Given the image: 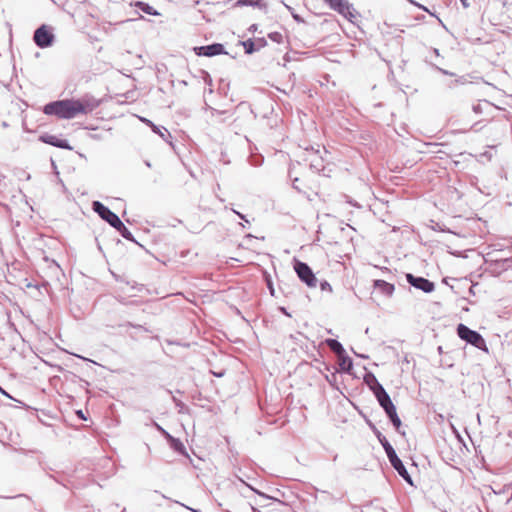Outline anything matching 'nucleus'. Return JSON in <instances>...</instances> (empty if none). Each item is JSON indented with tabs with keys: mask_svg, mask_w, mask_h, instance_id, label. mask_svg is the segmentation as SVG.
<instances>
[{
	"mask_svg": "<svg viewBox=\"0 0 512 512\" xmlns=\"http://www.w3.org/2000/svg\"><path fill=\"white\" fill-rule=\"evenodd\" d=\"M101 101L86 94L81 98H66L46 103L42 111L47 116L70 120L79 114H88L99 107Z\"/></svg>",
	"mask_w": 512,
	"mask_h": 512,
	"instance_id": "obj_1",
	"label": "nucleus"
},
{
	"mask_svg": "<svg viewBox=\"0 0 512 512\" xmlns=\"http://www.w3.org/2000/svg\"><path fill=\"white\" fill-rule=\"evenodd\" d=\"M374 393L379 404L385 410L394 427L396 428L397 431H399L401 427V420L397 414L394 404L390 399V396L387 394V392L381 385H378V387L374 390Z\"/></svg>",
	"mask_w": 512,
	"mask_h": 512,
	"instance_id": "obj_2",
	"label": "nucleus"
},
{
	"mask_svg": "<svg viewBox=\"0 0 512 512\" xmlns=\"http://www.w3.org/2000/svg\"><path fill=\"white\" fill-rule=\"evenodd\" d=\"M33 41L37 47L41 49L53 46L55 42V34L53 28L47 24L40 25L33 35Z\"/></svg>",
	"mask_w": 512,
	"mask_h": 512,
	"instance_id": "obj_3",
	"label": "nucleus"
},
{
	"mask_svg": "<svg viewBox=\"0 0 512 512\" xmlns=\"http://www.w3.org/2000/svg\"><path fill=\"white\" fill-rule=\"evenodd\" d=\"M457 334L462 340H465L476 348L487 350L486 342L483 337L478 332L468 328L466 325L459 324L457 327Z\"/></svg>",
	"mask_w": 512,
	"mask_h": 512,
	"instance_id": "obj_4",
	"label": "nucleus"
},
{
	"mask_svg": "<svg viewBox=\"0 0 512 512\" xmlns=\"http://www.w3.org/2000/svg\"><path fill=\"white\" fill-rule=\"evenodd\" d=\"M294 270L299 279L308 287L316 286L317 278L307 263L300 261L298 259H294Z\"/></svg>",
	"mask_w": 512,
	"mask_h": 512,
	"instance_id": "obj_5",
	"label": "nucleus"
},
{
	"mask_svg": "<svg viewBox=\"0 0 512 512\" xmlns=\"http://www.w3.org/2000/svg\"><path fill=\"white\" fill-rule=\"evenodd\" d=\"M92 210L111 227L118 225L120 217L114 213L109 207L104 205L102 202L95 200L92 202Z\"/></svg>",
	"mask_w": 512,
	"mask_h": 512,
	"instance_id": "obj_6",
	"label": "nucleus"
},
{
	"mask_svg": "<svg viewBox=\"0 0 512 512\" xmlns=\"http://www.w3.org/2000/svg\"><path fill=\"white\" fill-rule=\"evenodd\" d=\"M193 51L197 56L200 57H214L218 55L228 54V52L225 49V46L222 43L217 42L203 46H195L193 48Z\"/></svg>",
	"mask_w": 512,
	"mask_h": 512,
	"instance_id": "obj_7",
	"label": "nucleus"
},
{
	"mask_svg": "<svg viewBox=\"0 0 512 512\" xmlns=\"http://www.w3.org/2000/svg\"><path fill=\"white\" fill-rule=\"evenodd\" d=\"M325 2L331 9L335 10L348 20L352 21L354 18H356L355 10L351 7L347 0H325Z\"/></svg>",
	"mask_w": 512,
	"mask_h": 512,
	"instance_id": "obj_8",
	"label": "nucleus"
},
{
	"mask_svg": "<svg viewBox=\"0 0 512 512\" xmlns=\"http://www.w3.org/2000/svg\"><path fill=\"white\" fill-rule=\"evenodd\" d=\"M39 141L64 150H73V147L70 145L67 139L59 138L56 135L43 133L39 136Z\"/></svg>",
	"mask_w": 512,
	"mask_h": 512,
	"instance_id": "obj_9",
	"label": "nucleus"
},
{
	"mask_svg": "<svg viewBox=\"0 0 512 512\" xmlns=\"http://www.w3.org/2000/svg\"><path fill=\"white\" fill-rule=\"evenodd\" d=\"M490 108V104L488 102H478L477 104L473 105L472 109L466 113V118L468 121L472 124V126H476L479 124H482L484 122H488V118H477L474 117L472 114H483L484 110Z\"/></svg>",
	"mask_w": 512,
	"mask_h": 512,
	"instance_id": "obj_10",
	"label": "nucleus"
},
{
	"mask_svg": "<svg viewBox=\"0 0 512 512\" xmlns=\"http://www.w3.org/2000/svg\"><path fill=\"white\" fill-rule=\"evenodd\" d=\"M408 282L422 291L429 293L434 290V283L423 277H414L411 274L407 275Z\"/></svg>",
	"mask_w": 512,
	"mask_h": 512,
	"instance_id": "obj_11",
	"label": "nucleus"
},
{
	"mask_svg": "<svg viewBox=\"0 0 512 512\" xmlns=\"http://www.w3.org/2000/svg\"><path fill=\"white\" fill-rule=\"evenodd\" d=\"M140 121L146 124L148 127L152 129V131L158 134L165 142L169 143L172 146V142L169 141L171 138V133L163 126H158L153 123L150 119L145 117H139Z\"/></svg>",
	"mask_w": 512,
	"mask_h": 512,
	"instance_id": "obj_12",
	"label": "nucleus"
},
{
	"mask_svg": "<svg viewBox=\"0 0 512 512\" xmlns=\"http://www.w3.org/2000/svg\"><path fill=\"white\" fill-rule=\"evenodd\" d=\"M169 447L177 454L181 455V456H185V457H188L189 458V454L186 450V447L185 445L183 444V442L179 439V438H176L174 436H169V438L166 440Z\"/></svg>",
	"mask_w": 512,
	"mask_h": 512,
	"instance_id": "obj_13",
	"label": "nucleus"
},
{
	"mask_svg": "<svg viewBox=\"0 0 512 512\" xmlns=\"http://www.w3.org/2000/svg\"><path fill=\"white\" fill-rule=\"evenodd\" d=\"M113 228L126 240L131 241L141 248H144L133 236L132 232L125 226V224L121 221H118V225H114Z\"/></svg>",
	"mask_w": 512,
	"mask_h": 512,
	"instance_id": "obj_14",
	"label": "nucleus"
},
{
	"mask_svg": "<svg viewBox=\"0 0 512 512\" xmlns=\"http://www.w3.org/2000/svg\"><path fill=\"white\" fill-rule=\"evenodd\" d=\"M337 364L341 372H349L352 367V359L346 354L345 350L341 354H337Z\"/></svg>",
	"mask_w": 512,
	"mask_h": 512,
	"instance_id": "obj_15",
	"label": "nucleus"
},
{
	"mask_svg": "<svg viewBox=\"0 0 512 512\" xmlns=\"http://www.w3.org/2000/svg\"><path fill=\"white\" fill-rule=\"evenodd\" d=\"M254 7L261 10H266L267 5L263 0H237L233 7Z\"/></svg>",
	"mask_w": 512,
	"mask_h": 512,
	"instance_id": "obj_16",
	"label": "nucleus"
},
{
	"mask_svg": "<svg viewBox=\"0 0 512 512\" xmlns=\"http://www.w3.org/2000/svg\"><path fill=\"white\" fill-rule=\"evenodd\" d=\"M395 458H392L390 460L392 466L397 470V472L407 481L409 482L410 484L412 483L411 482V479H410V476L405 468V466L403 465L402 461L397 457V455H394Z\"/></svg>",
	"mask_w": 512,
	"mask_h": 512,
	"instance_id": "obj_17",
	"label": "nucleus"
},
{
	"mask_svg": "<svg viewBox=\"0 0 512 512\" xmlns=\"http://www.w3.org/2000/svg\"><path fill=\"white\" fill-rule=\"evenodd\" d=\"M374 286L379 292L387 296H391L394 292V285L384 280H376Z\"/></svg>",
	"mask_w": 512,
	"mask_h": 512,
	"instance_id": "obj_18",
	"label": "nucleus"
},
{
	"mask_svg": "<svg viewBox=\"0 0 512 512\" xmlns=\"http://www.w3.org/2000/svg\"><path fill=\"white\" fill-rule=\"evenodd\" d=\"M135 7L151 16H158L160 14L153 6L143 1H136Z\"/></svg>",
	"mask_w": 512,
	"mask_h": 512,
	"instance_id": "obj_19",
	"label": "nucleus"
},
{
	"mask_svg": "<svg viewBox=\"0 0 512 512\" xmlns=\"http://www.w3.org/2000/svg\"><path fill=\"white\" fill-rule=\"evenodd\" d=\"M239 44L242 45L244 52L247 55H252L253 53L257 52V48L253 38H248L246 40L239 41Z\"/></svg>",
	"mask_w": 512,
	"mask_h": 512,
	"instance_id": "obj_20",
	"label": "nucleus"
},
{
	"mask_svg": "<svg viewBox=\"0 0 512 512\" xmlns=\"http://www.w3.org/2000/svg\"><path fill=\"white\" fill-rule=\"evenodd\" d=\"M246 486H247L248 488H250V489H251L255 494H257L258 496H260V497H262V498H264V499L272 500V501L277 502V503H279V504H281V505H284V506H289V505H288V503H286V502H284V501H281V500H280L278 497H276V496H270V495H268V494H266V493H264V492H262V491H260V490H258V489H256V488L252 487V486H251V485H249V484H246Z\"/></svg>",
	"mask_w": 512,
	"mask_h": 512,
	"instance_id": "obj_21",
	"label": "nucleus"
},
{
	"mask_svg": "<svg viewBox=\"0 0 512 512\" xmlns=\"http://www.w3.org/2000/svg\"><path fill=\"white\" fill-rule=\"evenodd\" d=\"M325 343L332 350V352L335 353V355L341 354L342 351H344V348L342 347L341 343H339L337 340L327 339Z\"/></svg>",
	"mask_w": 512,
	"mask_h": 512,
	"instance_id": "obj_22",
	"label": "nucleus"
},
{
	"mask_svg": "<svg viewBox=\"0 0 512 512\" xmlns=\"http://www.w3.org/2000/svg\"><path fill=\"white\" fill-rule=\"evenodd\" d=\"M263 278H264L266 286L270 292V295L275 296V288L273 285L272 277L266 270L263 272Z\"/></svg>",
	"mask_w": 512,
	"mask_h": 512,
	"instance_id": "obj_23",
	"label": "nucleus"
},
{
	"mask_svg": "<svg viewBox=\"0 0 512 512\" xmlns=\"http://www.w3.org/2000/svg\"><path fill=\"white\" fill-rule=\"evenodd\" d=\"M152 426L167 440L171 434L156 421L152 420Z\"/></svg>",
	"mask_w": 512,
	"mask_h": 512,
	"instance_id": "obj_24",
	"label": "nucleus"
},
{
	"mask_svg": "<svg viewBox=\"0 0 512 512\" xmlns=\"http://www.w3.org/2000/svg\"><path fill=\"white\" fill-rule=\"evenodd\" d=\"M268 38L276 43H282L283 42V35L280 32L274 31L270 32L268 34Z\"/></svg>",
	"mask_w": 512,
	"mask_h": 512,
	"instance_id": "obj_25",
	"label": "nucleus"
},
{
	"mask_svg": "<svg viewBox=\"0 0 512 512\" xmlns=\"http://www.w3.org/2000/svg\"><path fill=\"white\" fill-rule=\"evenodd\" d=\"M119 327H132V328H136V329H141V330H143L145 332H149V329L146 328L145 326L140 325V324H134V323H132L130 321H127L124 324H120Z\"/></svg>",
	"mask_w": 512,
	"mask_h": 512,
	"instance_id": "obj_26",
	"label": "nucleus"
},
{
	"mask_svg": "<svg viewBox=\"0 0 512 512\" xmlns=\"http://www.w3.org/2000/svg\"><path fill=\"white\" fill-rule=\"evenodd\" d=\"M253 39L255 41L257 51H259L260 49L267 46V40L264 37H258V38H253Z\"/></svg>",
	"mask_w": 512,
	"mask_h": 512,
	"instance_id": "obj_27",
	"label": "nucleus"
},
{
	"mask_svg": "<svg viewBox=\"0 0 512 512\" xmlns=\"http://www.w3.org/2000/svg\"><path fill=\"white\" fill-rule=\"evenodd\" d=\"M384 448L387 452L389 460H391L392 458H395L394 455H396V453L389 443L386 442V444H384Z\"/></svg>",
	"mask_w": 512,
	"mask_h": 512,
	"instance_id": "obj_28",
	"label": "nucleus"
},
{
	"mask_svg": "<svg viewBox=\"0 0 512 512\" xmlns=\"http://www.w3.org/2000/svg\"><path fill=\"white\" fill-rule=\"evenodd\" d=\"M203 74H204V82L206 85L208 86H212V78L210 76V74L206 71H203Z\"/></svg>",
	"mask_w": 512,
	"mask_h": 512,
	"instance_id": "obj_29",
	"label": "nucleus"
},
{
	"mask_svg": "<svg viewBox=\"0 0 512 512\" xmlns=\"http://www.w3.org/2000/svg\"><path fill=\"white\" fill-rule=\"evenodd\" d=\"M232 211L240 218V219H244V221L247 223V224H250L249 220H247L246 216L244 214H242L241 212L235 210V209H232Z\"/></svg>",
	"mask_w": 512,
	"mask_h": 512,
	"instance_id": "obj_30",
	"label": "nucleus"
},
{
	"mask_svg": "<svg viewBox=\"0 0 512 512\" xmlns=\"http://www.w3.org/2000/svg\"><path fill=\"white\" fill-rule=\"evenodd\" d=\"M0 393H1L2 395H4L5 397H7V398H9V399L14 400V398H13V397H12V396H11V395L6 391V390H4L1 386H0ZM15 401H16V399H15ZM17 402H19V403H20V401H19V400H17Z\"/></svg>",
	"mask_w": 512,
	"mask_h": 512,
	"instance_id": "obj_31",
	"label": "nucleus"
},
{
	"mask_svg": "<svg viewBox=\"0 0 512 512\" xmlns=\"http://www.w3.org/2000/svg\"><path fill=\"white\" fill-rule=\"evenodd\" d=\"M174 402H175L176 406L180 408L179 411L181 412L182 409L185 407L184 403L180 400H177L176 398H174Z\"/></svg>",
	"mask_w": 512,
	"mask_h": 512,
	"instance_id": "obj_32",
	"label": "nucleus"
},
{
	"mask_svg": "<svg viewBox=\"0 0 512 512\" xmlns=\"http://www.w3.org/2000/svg\"><path fill=\"white\" fill-rule=\"evenodd\" d=\"M292 16H293V19H294L296 22H298V23H302V22H304L303 18H302L300 15H298V14H294V13H293V14H292Z\"/></svg>",
	"mask_w": 512,
	"mask_h": 512,
	"instance_id": "obj_33",
	"label": "nucleus"
},
{
	"mask_svg": "<svg viewBox=\"0 0 512 512\" xmlns=\"http://www.w3.org/2000/svg\"><path fill=\"white\" fill-rule=\"evenodd\" d=\"M20 497H24V498H27L28 500H31V498L26 495V494H18L16 496H9V497H6L7 499H12V498H20Z\"/></svg>",
	"mask_w": 512,
	"mask_h": 512,
	"instance_id": "obj_34",
	"label": "nucleus"
},
{
	"mask_svg": "<svg viewBox=\"0 0 512 512\" xmlns=\"http://www.w3.org/2000/svg\"><path fill=\"white\" fill-rule=\"evenodd\" d=\"M258 30V25L257 24H252L250 25V27L248 28V31L251 32V33H254Z\"/></svg>",
	"mask_w": 512,
	"mask_h": 512,
	"instance_id": "obj_35",
	"label": "nucleus"
},
{
	"mask_svg": "<svg viewBox=\"0 0 512 512\" xmlns=\"http://www.w3.org/2000/svg\"><path fill=\"white\" fill-rule=\"evenodd\" d=\"M279 310H280L284 315L291 317L290 313L287 311V309H286L285 307L280 306V307H279Z\"/></svg>",
	"mask_w": 512,
	"mask_h": 512,
	"instance_id": "obj_36",
	"label": "nucleus"
},
{
	"mask_svg": "<svg viewBox=\"0 0 512 512\" xmlns=\"http://www.w3.org/2000/svg\"><path fill=\"white\" fill-rule=\"evenodd\" d=\"M183 507H185L186 509L190 510L191 512H201L199 509H195V508H192V507H189L185 504H181Z\"/></svg>",
	"mask_w": 512,
	"mask_h": 512,
	"instance_id": "obj_37",
	"label": "nucleus"
},
{
	"mask_svg": "<svg viewBox=\"0 0 512 512\" xmlns=\"http://www.w3.org/2000/svg\"><path fill=\"white\" fill-rule=\"evenodd\" d=\"M299 181L298 178H295L294 181H293V187L295 189H297L298 191H301L300 188H299V184H297V182Z\"/></svg>",
	"mask_w": 512,
	"mask_h": 512,
	"instance_id": "obj_38",
	"label": "nucleus"
},
{
	"mask_svg": "<svg viewBox=\"0 0 512 512\" xmlns=\"http://www.w3.org/2000/svg\"><path fill=\"white\" fill-rule=\"evenodd\" d=\"M315 233H316V239H315V241L320 240V226H318V228H317V230H316V232H315Z\"/></svg>",
	"mask_w": 512,
	"mask_h": 512,
	"instance_id": "obj_39",
	"label": "nucleus"
},
{
	"mask_svg": "<svg viewBox=\"0 0 512 512\" xmlns=\"http://www.w3.org/2000/svg\"><path fill=\"white\" fill-rule=\"evenodd\" d=\"M313 1H314V0H305V6H306L309 10H311L310 5L312 4V2H313Z\"/></svg>",
	"mask_w": 512,
	"mask_h": 512,
	"instance_id": "obj_40",
	"label": "nucleus"
},
{
	"mask_svg": "<svg viewBox=\"0 0 512 512\" xmlns=\"http://www.w3.org/2000/svg\"><path fill=\"white\" fill-rule=\"evenodd\" d=\"M117 299H118V301H119L121 304H123V305H128V304H129V303H127V302L125 301V298H123V297H120V298H117Z\"/></svg>",
	"mask_w": 512,
	"mask_h": 512,
	"instance_id": "obj_41",
	"label": "nucleus"
},
{
	"mask_svg": "<svg viewBox=\"0 0 512 512\" xmlns=\"http://www.w3.org/2000/svg\"><path fill=\"white\" fill-rule=\"evenodd\" d=\"M77 414H78V416H79L81 419H84V420L86 419L82 410H79V411L77 412Z\"/></svg>",
	"mask_w": 512,
	"mask_h": 512,
	"instance_id": "obj_42",
	"label": "nucleus"
},
{
	"mask_svg": "<svg viewBox=\"0 0 512 512\" xmlns=\"http://www.w3.org/2000/svg\"><path fill=\"white\" fill-rule=\"evenodd\" d=\"M224 374H225V372H224V371L214 373V375H215L216 377H218V378L223 377V376H224Z\"/></svg>",
	"mask_w": 512,
	"mask_h": 512,
	"instance_id": "obj_43",
	"label": "nucleus"
},
{
	"mask_svg": "<svg viewBox=\"0 0 512 512\" xmlns=\"http://www.w3.org/2000/svg\"><path fill=\"white\" fill-rule=\"evenodd\" d=\"M144 164L148 167V168H151L152 167V164L149 160H145L144 161Z\"/></svg>",
	"mask_w": 512,
	"mask_h": 512,
	"instance_id": "obj_44",
	"label": "nucleus"
},
{
	"mask_svg": "<svg viewBox=\"0 0 512 512\" xmlns=\"http://www.w3.org/2000/svg\"><path fill=\"white\" fill-rule=\"evenodd\" d=\"M310 168H311V169H315V170H316V172H319V171H320V170L317 168V166H316V165H314L313 163H311V164H310Z\"/></svg>",
	"mask_w": 512,
	"mask_h": 512,
	"instance_id": "obj_45",
	"label": "nucleus"
},
{
	"mask_svg": "<svg viewBox=\"0 0 512 512\" xmlns=\"http://www.w3.org/2000/svg\"><path fill=\"white\" fill-rule=\"evenodd\" d=\"M51 164H52V167H53L55 170H57L56 163L54 162V160H53V159H51Z\"/></svg>",
	"mask_w": 512,
	"mask_h": 512,
	"instance_id": "obj_46",
	"label": "nucleus"
},
{
	"mask_svg": "<svg viewBox=\"0 0 512 512\" xmlns=\"http://www.w3.org/2000/svg\"><path fill=\"white\" fill-rule=\"evenodd\" d=\"M113 276H114V278H115V280H116V281H122V279H121L119 276H117V275H115V274H113Z\"/></svg>",
	"mask_w": 512,
	"mask_h": 512,
	"instance_id": "obj_47",
	"label": "nucleus"
},
{
	"mask_svg": "<svg viewBox=\"0 0 512 512\" xmlns=\"http://www.w3.org/2000/svg\"><path fill=\"white\" fill-rule=\"evenodd\" d=\"M474 117H477V118H483L482 117V114H472Z\"/></svg>",
	"mask_w": 512,
	"mask_h": 512,
	"instance_id": "obj_48",
	"label": "nucleus"
},
{
	"mask_svg": "<svg viewBox=\"0 0 512 512\" xmlns=\"http://www.w3.org/2000/svg\"><path fill=\"white\" fill-rule=\"evenodd\" d=\"M316 349H317V352L320 354L321 353V350H320V344L318 345V347L314 346Z\"/></svg>",
	"mask_w": 512,
	"mask_h": 512,
	"instance_id": "obj_49",
	"label": "nucleus"
},
{
	"mask_svg": "<svg viewBox=\"0 0 512 512\" xmlns=\"http://www.w3.org/2000/svg\"><path fill=\"white\" fill-rule=\"evenodd\" d=\"M464 6H467V0H460Z\"/></svg>",
	"mask_w": 512,
	"mask_h": 512,
	"instance_id": "obj_50",
	"label": "nucleus"
},
{
	"mask_svg": "<svg viewBox=\"0 0 512 512\" xmlns=\"http://www.w3.org/2000/svg\"><path fill=\"white\" fill-rule=\"evenodd\" d=\"M304 193L307 194V192H304ZM308 200L312 201V198H310V193H308Z\"/></svg>",
	"mask_w": 512,
	"mask_h": 512,
	"instance_id": "obj_51",
	"label": "nucleus"
},
{
	"mask_svg": "<svg viewBox=\"0 0 512 512\" xmlns=\"http://www.w3.org/2000/svg\"><path fill=\"white\" fill-rule=\"evenodd\" d=\"M208 91H209V93L213 92L212 86H210V88H208Z\"/></svg>",
	"mask_w": 512,
	"mask_h": 512,
	"instance_id": "obj_52",
	"label": "nucleus"
},
{
	"mask_svg": "<svg viewBox=\"0 0 512 512\" xmlns=\"http://www.w3.org/2000/svg\"><path fill=\"white\" fill-rule=\"evenodd\" d=\"M216 112H217L218 114H222V113H224V111H219V110H216Z\"/></svg>",
	"mask_w": 512,
	"mask_h": 512,
	"instance_id": "obj_53",
	"label": "nucleus"
},
{
	"mask_svg": "<svg viewBox=\"0 0 512 512\" xmlns=\"http://www.w3.org/2000/svg\"><path fill=\"white\" fill-rule=\"evenodd\" d=\"M321 289H322V290H324V289H325V284H324V283H322Z\"/></svg>",
	"mask_w": 512,
	"mask_h": 512,
	"instance_id": "obj_54",
	"label": "nucleus"
},
{
	"mask_svg": "<svg viewBox=\"0 0 512 512\" xmlns=\"http://www.w3.org/2000/svg\"><path fill=\"white\" fill-rule=\"evenodd\" d=\"M181 83L187 85V82L185 80L181 81Z\"/></svg>",
	"mask_w": 512,
	"mask_h": 512,
	"instance_id": "obj_55",
	"label": "nucleus"
}]
</instances>
